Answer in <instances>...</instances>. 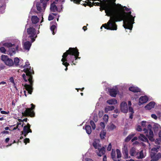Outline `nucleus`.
Instances as JSON below:
<instances>
[{"label":"nucleus","instance_id":"f257e3e1","mask_svg":"<svg viewBox=\"0 0 161 161\" xmlns=\"http://www.w3.org/2000/svg\"><path fill=\"white\" fill-rule=\"evenodd\" d=\"M119 9L121 12L110 17V21L108 23V25L111 27H109L108 29L113 30H116L117 25L116 22L120 21L123 20V26L126 29L131 30V11L126 13L125 11H129L130 8L125 6L123 7L119 5Z\"/></svg>","mask_w":161,"mask_h":161},{"label":"nucleus","instance_id":"f03ea898","mask_svg":"<svg viewBox=\"0 0 161 161\" xmlns=\"http://www.w3.org/2000/svg\"><path fill=\"white\" fill-rule=\"evenodd\" d=\"M79 54L78 50L76 47H70L64 53L61 61L62 62V64L66 67L65 69V71H66L68 70V66L69 65L68 62H71L74 65L76 64L74 63V61L75 60V63H76L77 62H76V60L80 58V57H79Z\"/></svg>","mask_w":161,"mask_h":161},{"label":"nucleus","instance_id":"7ed1b4c3","mask_svg":"<svg viewBox=\"0 0 161 161\" xmlns=\"http://www.w3.org/2000/svg\"><path fill=\"white\" fill-rule=\"evenodd\" d=\"M23 67L24 68L23 71L26 73V76L24 74L22 75V77L25 81H28L30 83V85L25 84L24 86L28 93L31 94L33 90L32 86L33 81L32 80V75L34 74V71L32 69H31L29 62H26Z\"/></svg>","mask_w":161,"mask_h":161},{"label":"nucleus","instance_id":"20e7f679","mask_svg":"<svg viewBox=\"0 0 161 161\" xmlns=\"http://www.w3.org/2000/svg\"><path fill=\"white\" fill-rule=\"evenodd\" d=\"M102 5L100 6V11L105 10V13L108 16L110 17L114 15L116 11V4L113 0H102Z\"/></svg>","mask_w":161,"mask_h":161},{"label":"nucleus","instance_id":"39448f33","mask_svg":"<svg viewBox=\"0 0 161 161\" xmlns=\"http://www.w3.org/2000/svg\"><path fill=\"white\" fill-rule=\"evenodd\" d=\"M150 157L152 159L150 161H157L161 157V149L159 147H153L150 152Z\"/></svg>","mask_w":161,"mask_h":161},{"label":"nucleus","instance_id":"423d86ee","mask_svg":"<svg viewBox=\"0 0 161 161\" xmlns=\"http://www.w3.org/2000/svg\"><path fill=\"white\" fill-rule=\"evenodd\" d=\"M37 26L36 25L32 26L31 25L29 28L27 29V34L29 35L28 38H30L32 42H33L35 40V38L37 37L36 34V30L35 28Z\"/></svg>","mask_w":161,"mask_h":161},{"label":"nucleus","instance_id":"0eeeda50","mask_svg":"<svg viewBox=\"0 0 161 161\" xmlns=\"http://www.w3.org/2000/svg\"><path fill=\"white\" fill-rule=\"evenodd\" d=\"M31 108H26L25 110L22 112V114L23 116L34 117L35 116V113L34 112L35 106L33 103L31 104Z\"/></svg>","mask_w":161,"mask_h":161},{"label":"nucleus","instance_id":"6e6552de","mask_svg":"<svg viewBox=\"0 0 161 161\" xmlns=\"http://www.w3.org/2000/svg\"><path fill=\"white\" fill-rule=\"evenodd\" d=\"M92 145L95 149H98V152H97V150L96 151L97 155L98 156L101 157L102 155L104 154L105 152V147H103L100 148L101 146L98 144L97 142L96 141H94L93 142Z\"/></svg>","mask_w":161,"mask_h":161},{"label":"nucleus","instance_id":"1a4fd4ad","mask_svg":"<svg viewBox=\"0 0 161 161\" xmlns=\"http://www.w3.org/2000/svg\"><path fill=\"white\" fill-rule=\"evenodd\" d=\"M2 60L7 65L12 66L14 64V62L12 59L9 58L8 57L5 55H3L1 56Z\"/></svg>","mask_w":161,"mask_h":161},{"label":"nucleus","instance_id":"9d476101","mask_svg":"<svg viewBox=\"0 0 161 161\" xmlns=\"http://www.w3.org/2000/svg\"><path fill=\"white\" fill-rule=\"evenodd\" d=\"M103 2L102 1L100 2V3L99 2H92V3L91 2H90L88 0H86L85 2L83 1V2H85V3H83L82 4H81V5L84 6L85 7H86L87 6H89L90 7H91L93 6H100L102 5V2Z\"/></svg>","mask_w":161,"mask_h":161},{"label":"nucleus","instance_id":"9b49d317","mask_svg":"<svg viewBox=\"0 0 161 161\" xmlns=\"http://www.w3.org/2000/svg\"><path fill=\"white\" fill-rule=\"evenodd\" d=\"M120 108L121 112L124 113H127L128 108V105L126 102L123 101L121 103L120 105Z\"/></svg>","mask_w":161,"mask_h":161},{"label":"nucleus","instance_id":"f8f14e48","mask_svg":"<svg viewBox=\"0 0 161 161\" xmlns=\"http://www.w3.org/2000/svg\"><path fill=\"white\" fill-rule=\"evenodd\" d=\"M148 100V97L147 96L141 97L139 99L138 105L139 106L146 103Z\"/></svg>","mask_w":161,"mask_h":161},{"label":"nucleus","instance_id":"ddd939ff","mask_svg":"<svg viewBox=\"0 0 161 161\" xmlns=\"http://www.w3.org/2000/svg\"><path fill=\"white\" fill-rule=\"evenodd\" d=\"M108 90L110 95L113 97H115L119 92L117 88H110Z\"/></svg>","mask_w":161,"mask_h":161},{"label":"nucleus","instance_id":"4468645a","mask_svg":"<svg viewBox=\"0 0 161 161\" xmlns=\"http://www.w3.org/2000/svg\"><path fill=\"white\" fill-rule=\"evenodd\" d=\"M139 151L136 150L134 147L131 148V156H134L136 158H138Z\"/></svg>","mask_w":161,"mask_h":161},{"label":"nucleus","instance_id":"2eb2a0df","mask_svg":"<svg viewBox=\"0 0 161 161\" xmlns=\"http://www.w3.org/2000/svg\"><path fill=\"white\" fill-rule=\"evenodd\" d=\"M155 104V103L154 102L151 101L145 106V108L146 109L150 110L154 107Z\"/></svg>","mask_w":161,"mask_h":161},{"label":"nucleus","instance_id":"dca6fc26","mask_svg":"<svg viewBox=\"0 0 161 161\" xmlns=\"http://www.w3.org/2000/svg\"><path fill=\"white\" fill-rule=\"evenodd\" d=\"M32 42L27 41L25 42L23 45V47L25 49L29 50L31 45Z\"/></svg>","mask_w":161,"mask_h":161},{"label":"nucleus","instance_id":"f3484780","mask_svg":"<svg viewBox=\"0 0 161 161\" xmlns=\"http://www.w3.org/2000/svg\"><path fill=\"white\" fill-rule=\"evenodd\" d=\"M31 20L32 24L31 25L34 26L33 24H36L39 22V19L37 16L34 15L32 16Z\"/></svg>","mask_w":161,"mask_h":161},{"label":"nucleus","instance_id":"a211bd4d","mask_svg":"<svg viewBox=\"0 0 161 161\" xmlns=\"http://www.w3.org/2000/svg\"><path fill=\"white\" fill-rule=\"evenodd\" d=\"M138 138L141 141L147 142L149 145L150 144V143H149L148 139L144 135L140 134L138 137Z\"/></svg>","mask_w":161,"mask_h":161},{"label":"nucleus","instance_id":"6ab92c4d","mask_svg":"<svg viewBox=\"0 0 161 161\" xmlns=\"http://www.w3.org/2000/svg\"><path fill=\"white\" fill-rule=\"evenodd\" d=\"M123 153L124 156L125 158H128V153L127 147L125 145L124 148L122 149Z\"/></svg>","mask_w":161,"mask_h":161},{"label":"nucleus","instance_id":"aec40b11","mask_svg":"<svg viewBox=\"0 0 161 161\" xmlns=\"http://www.w3.org/2000/svg\"><path fill=\"white\" fill-rule=\"evenodd\" d=\"M141 91V89L138 87L134 86L133 85H131V92L135 93H139L140 94ZM140 95V94H139V95Z\"/></svg>","mask_w":161,"mask_h":161},{"label":"nucleus","instance_id":"412c9836","mask_svg":"<svg viewBox=\"0 0 161 161\" xmlns=\"http://www.w3.org/2000/svg\"><path fill=\"white\" fill-rule=\"evenodd\" d=\"M54 3H55L54 2L53 3H52L50 6L51 10L53 12L57 11L58 10L57 7Z\"/></svg>","mask_w":161,"mask_h":161},{"label":"nucleus","instance_id":"4be33fe9","mask_svg":"<svg viewBox=\"0 0 161 161\" xmlns=\"http://www.w3.org/2000/svg\"><path fill=\"white\" fill-rule=\"evenodd\" d=\"M111 157L114 161H120L119 159L117 160L116 159L115 152L113 149L111 153Z\"/></svg>","mask_w":161,"mask_h":161},{"label":"nucleus","instance_id":"5701e85b","mask_svg":"<svg viewBox=\"0 0 161 161\" xmlns=\"http://www.w3.org/2000/svg\"><path fill=\"white\" fill-rule=\"evenodd\" d=\"M50 30L52 34L54 35L57 31V26L55 25H53L50 27Z\"/></svg>","mask_w":161,"mask_h":161},{"label":"nucleus","instance_id":"b1692460","mask_svg":"<svg viewBox=\"0 0 161 161\" xmlns=\"http://www.w3.org/2000/svg\"><path fill=\"white\" fill-rule=\"evenodd\" d=\"M107 103L109 104H115L117 103V100L115 99L108 100Z\"/></svg>","mask_w":161,"mask_h":161},{"label":"nucleus","instance_id":"393cba45","mask_svg":"<svg viewBox=\"0 0 161 161\" xmlns=\"http://www.w3.org/2000/svg\"><path fill=\"white\" fill-rule=\"evenodd\" d=\"M114 109V107L113 106H108L105 108V112L107 113L108 111H112Z\"/></svg>","mask_w":161,"mask_h":161},{"label":"nucleus","instance_id":"a878e982","mask_svg":"<svg viewBox=\"0 0 161 161\" xmlns=\"http://www.w3.org/2000/svg\"><path fill=\"white\" fill-rule=\"evenodd\" d=\"M147 128H144L143 130V131L145 133L148 134V130H152V126L150 124H149L147 125Z\"/></svg>","mask_w":161,"mask_h":161},{"label":"nucleus","instance_id":"bb28decb","mask_svg":"<svg viewBox=\"0 0 161 161\" xmlns=\"http://www.w3.org/2000/svg\"><path fill=\"white\" fill-rule=\"evenodd\" d=\"M85 130L86 131V132L88 134H90L92 132V129L91 127L89 125H87L85 126Z\"/></svg>","mask_w":161,"mask_h":161},{"label":"nucleus","instance_id":"cd10ccee","mask_svg":"<svg viewBox=\"0 0 161 161\" xmlns=\"http://www.w3.org/2000/svg\"><path fill=\"white\" fill-rule=\"evenodd\" d=\"M9 54L10 56H12L14 54L16 53V51L14 48H10L8 50Z\"/></svg>","mask_w":161,"mask_h":161},{"label":"nucleus","instance_id":"c85d7f7f","mask_svg":"<svg viewBox=\"0 0 161 161\" xmlns=\"http://www.w3.org/2000/svg\"><path fill=\"white\" fill-rule=\"evenodd\" d=\"M106 132L104 130H102L100 134V136L101 139H103L105 138L106 135Z\"/></svg>","mask_w":161,"mask_h":161},{"label":"nucleus","instance_id":"c756f323","mask_svg":"<svg viewBox=\"0 0 161 161\" xmlns=\"http://www.w3.org/2000/svg\"><path fill=\"white\" fill-rule=\"evenodd\" d=\"M3 46L7 47L8 48H10L12 46H14V44H12L10 42H6L3 43Z\"/></svg>","mask_w":161,"mask_h":161},{"label":"nucleus","instance_id":"7c9ffc66","mask_svg":"<svg viewBox=\"0 0 161 161\" xmlns=\"http://www.w3.org/2000/svg\"><path fill=\"white\" fill-rule=\"evenodd\" d=\"M116 128V126L113 124L112 123L108 126V128L109 130H113Z\"/></svg>","mask_w":161,"mask_h":161},{"label":"nucleus","instance_id":"2f4dec72","mask_svg":"<svg viewBox=\"0 0 161 161\" xmlns=\"http://www.w3.org/2000/svg\"><path fill=\"white\" fill-rule=\"evenodd\" d=\"M19 60L18 58L16 57L14 58V64L16 66H18L19 65Z\"/></svg>","mask_w":161,"mask_h":161},{"label":"nucleus","instance_id":"473e14b6","mask_svg":"<svg viewBox=\"0 0 161 161\" xmlns=\"http://www.w3.org/2000/svg\"><path fill=\"white\" fill-rule=\"evenodd\" d=\"M109 21H110V20L108 21V22L107 23H105L101 27V29H102V28L103 27L105 29H106L107 30H111V29H108V28L109 27H111V26L108 25V23Z\"/></svg>","mask_w":161,"mask_h":161},{"label":"nucleus","instance_id":"72a5a7b5","mask_svg":"<svg viewBox=\"0 0 161 161\" xmlns=\"http://www.w3.org/2000/svg\"><path fill=\"white\" fill-rule=\"evenodd\" d=\"M42 6V4L40 3H37L36 4V6L37 8V10L41 12L42 10L41 6Z\"/></svg>","mask_w":161,"mask_h":161},{"label":"nucleus","instance_id":"f704fd0d","mask_svg":"<svg viewBox=\"0 0 161 161\" xmlns=\"http://www.w3.org/2000/svg\"><path fill=\"white\" fill-rule=\"evenodd\" d=\"M138 158H144V155L143 153V151L142 150L139 152Z\"/></svg>","mask_w":161,"mask_h":161},{"label":"nucleus","instance_id":"c9c22d12","mask_svg":"<svg viewBox=\"0 0 161 161\" xmlns=\"http://www.w3.org/2000/svg\"><path fill=\"white\" fill-rule=\"evenodd\" d=\"M90 124L92 127L93 129L94 130L96 128V125L94 122L92 120H91L90 121Z\"/></svg>","mask_w":161,"mask_h":161},{"label":"nucleus","instance_id":"e433bc0d","mask_svg":"<svg viewBox=\"0 0 161 161\" xmlns=\"http://www.w3.org/2000/svg\"><path fill=\"white\" fill-rule=\"evenodd\" d=\"M116 151L117 154V158H120L121 157V154L120 151L119 150L117 149H116Z\"/></svg>","mask_w":161,"mask_h":161},{"label":"nucleus","instance_id":"4c0bfd02","mask_svg":"<svg viewBox=\"0 0 161 161\" xmlns=\"http://www.w3.org/2000/svg\"><path fill=\"white\" fill-rule=\"evenodd\" d=\"M146 136L148 137L150 141H151L152 142L154 141V139L153 137V136H149L148 134H146Z\"/></svg>","mask_w":161,"mask_h":161},{"label":"nucleus","instance_id":"58836bf2","mask_svg":"<svg viewBox=\"0 0 161 161\" xmlns=\"http://www.w3.org/2000/svg\"><path fill=\"white\" fill-rule=\"evenodd\" d=\"M131 140V135L130 134L129 136L126 137L125 139V142H128Z\"/></svg>","mask_w":161,"mask_h":161},{"label":"nucleus","instance_id":"ea45409f","mask_svg":"<svg viewBox=\"0 0 161 161\" xmlns=\"http://www.w3.org/2000/svg\"><path fill=\"white\" fill-rule=\"evenodd\" d=\"M54 16H53V14H49V15L48 16V20L49 21H51V20H53V19H54Z\"/></svg>","mask_w":161,"mask_h":161},{"label":"nucleus","instance_id":"a19ab883","mask_svg":"<svg viewBox=\"0 0 161 161\" xmlns=\"http://www.w3.org/2000/svg\"><path fill=\"white\" fill-rule=\"evenodd\" d=\"M0 50L1 52L4 53H5L6 52V50L4 47H1L0 48Z\"/></svg>","mask_w":161,"mask_h":161},{"label":"nucleus","instance_id":"79ce46f5","mask_svg":"<svg viewBox=\"0 0 161 161\" xmlns=\"http://www.w3.org/2000/svg\"><path fill=\"white\" fill-rule=\"evenodd\" d=\"M103 119L105 122H107L108 121V115L107 114H105L103 116Z\"/></svg>","mask_w":161,"mask_h":161},{"label":"nucleus","instance_id":"37998d69","mask_svg":"<svg viewBox=\"0 0 161 161\" xmlns=\"http://www.w3.org/2000/svg\"><path fill=\"white\" fill-rule=\"evenodd\" d=\"M146 123L147 122L146 121H143L142 122V127L144 128H145V127L146 126Z\"/></svg>","mask_w":161,"mask_h":161},{"label":"nucleus","instance_id":"c03bdc74","mask_svg":"<svg viewBox=\"0 0 161 161\" xmlns=\"http://www.w3.org/2000/svg\"><path fill=\"white\" fill-rule=\"evenodd\" d=\"M29 129L28 127L27 126H25L24 127L23 130L22 132H27L28 131Z\"/></svg>","mask_w":161,"mask_h":161},{"label":"nucleus","instance_id":"a18cd8bd","mask_svg":"<svg viewBox=\"0 0 161 161\" xmlns=\"http://www.w3.org/2000/svg\"><path fill=\"white\" fill-rule=\"evenodd\" d=\"M134 17H133L132 15H131V30H132L133 26V24L135 23L134 22Z\"/></svg>","mask_w":161,"mask_h":161},{"label":"nucleus","instance_id":"49530a36","mask_svg":"<svg viewBox=\"0 0 161 161\" xmlns=\"http://www.w3.org/2000/svg\"><path fill=\"white\" fill-rule=\"evenodd\" d=\"M30 141V139L28 138H26L24 140V142L25 143V145H26L27 143H29Z\"/></svg>","mask_w":161,"mask_h":161},{"label":"nucleus","instance_id":"de8ad7c7","mask_svg":"<svg viewBox=\"0 0 161 161\" xmlns=\"http://www.w3.org/2000/svg\"><path fill=\"white\" fill-rule=\"evenodd\" d=\"M112 148V146L111 143H110L109 144V145L108 146V147L107 148V150L108 151H111Z\"/></svg>","mask_w":161,"mask_h":161},{"label":"nucleus","instance_id":"09e8293b","mask_svg":"<svg viewBox=\"0 0 161 161\" xmlns=\"http://www.w3.org/2000/svg\"><path fill=\"white\" fill-rule=\"evenodd\" d=\"M100 125L103 129L105 128V123L103 122H101L100 124Z\"/></svg>","mask_w":161,"mask_h":161},{"label":"nucleus","instance_id":"8fccbe9b","mask_svg":"<svg viewBox=\"0 0 161 161\" xmlns=\"http://www.w3.org/2000/svg\"><path fill=\"white\" fill-rule=\"evenodd\" d=\"M136 130L138 131H141L142 130V129L141 128V126L140 125H138L137 128H136Z\"/></svg>","mask_w":161,"mask_h":161},{"label":"nucleus","instance_id":"3c124183","mask_svg":"<svg viewBox=\"0 0 161 161\" xmlns=\"http://www.w3.org/2000/svg\"><path fill=\"white\" fill-rule=\"evenodd\" d=\"M129 111V112H131V101H128Z\"/></svg>","mask_w":161,"mask_h":161},{"label":"nucleus","instance_id":"603ef678","mask_svg":"<svg viewBox=\"0 0 161 161\" xmlns=\"http://www.w3.org/2000/svg\"><path fill=\"white\" fill-rule=\"evenodd\" d=\"M151 116L153 118L155 119H157V117L156 116V115L155 114H153L151 115Z\"/></svg>","mask_w":161,"mask_h":161},{"label":"nucleus","instance_id":"864d4df0","mask_svg":"<svg viewBox=\"0 0 161 161\" xmlns=\"http://www.w3.org/2000/svg\"><path fill=\"white\" fill-rule=\"evenodd\" d=\"M98 115L100 117H102L103 115V111H99Z\"/></svg>","mask_w":161,"mask_h":161},{"label":"nucleus","instance_id":"5fc2aeb1","mask_svg":"<svg viewBox=\"0 0 161 161\" xmlns=\"http://www.w3.org/2000/svg\"><path fill=\"white\" fill-rule=\"evenodd\" d=\"M151 136H153V132L152 130H149V135Z\"/></svg>","mask_w":161,"mask_h":161},{"label":"nucleus","instance_id":"6e6d98bb","mask_svg":"<svg viewBox=\"0 0 161 161\" xmlns=\"http://www.w3.org/2000/svg\"><path fill=\"white\" fill-rule=\"evenodd\" d=\"M28 133V132H22V134H23L25 137H26V136L27 135Z\"/></svg>","mask_w":161,"mask_h":161},{"label":"nucleus","instance_id":"4d7b16f0","mask_svg":"<svg viewBox=\"0 0 161 161\" xmlns=\"http://www.w3.org/2000/svg\"><path fill=\"white\" fill-rule=\"evenodd\" d=\"M137 137H134L131 139V142H133L134 141L136 140L137 139Z\"/></svg>","mask_w":161,"mask_h":161},{"label":"nucleus","instance_id":"13d9d810","mask_svg":"<svg viewBox=\"0 0 161 161\" xmlns=\"http://www.w3.org/2000/svg\"><path fill=\"white\" fill-rule=\"evenodd\" d=\"M1 133L2 134H8L9 133V132L7 130H4V131H2Z\"/></svg>","mask_w":161,"mask_h":161},{"label":"nucleus","instance_id":"bf43d9fd","mask_svg":"<svg viewBox=\"0 0 161 161\" xmlns=\"http://www.w3.org/2000/svg\"><path fill=\"white\" fill-rule=\"evenodd\" d=\"M9 80L10 82L14 83V78L13 77H11L9 79Z\"/></svg>","mask_w":161,"mask_h":161},{"label":"nucleus","instance_id":"052dcab7","mask_svg":"<svg viewBox=\"0 0 161 161\" xmlns=\"http://www.w3.org/2000/svg\"><path fill=\"white\" fill-rule=\"evenodd\" d=\"M1 113L2 114H8V113L7 112H6L5 111H1Z\"/></svg>","mask_w":161,"mask_h":161},{"label":"nucleus","instance_id":"680f3d73","mask_svg":"<svg viewBox=\"0 0 161 161\" xmlns=\"http://www.w3.org/2000/svg\"><path fill=\"white\" fill-rule=\"evenodd\" d=\"M18 127L19 126H18V125H17L16 127H15L13 128V130H16L17 129H18V130H20L18 128Z\"/></svg>","mask_w":161,"mask_h":161},{"label":"nucleus","instance_id":"e2e57ef3","mask_svg":"<svg viewBox=\"0 0 161 161\" xmlns=\"http://www.w3.org/2000/svg\"><path fill=\"white\" fill-rule=\"evenodd\" d=\"M103 161H107V157L106 155H104L103 156Z\"/></svg>","mask_w":161,"mask_h":161},{"label":"nucleus","instance_id":"0e129e2a","mask_svg":"<svg viewBox=\"0 0 161 161\" xmlns=\"http://www.w3.org/2000/svg\"><path fill=\"white\" fill-rule=\"evenodd\" d=\"M84 89V87H83L81 89H80V88H76V90H77V92H78L79 91V90H81V91H83V90Z\"/></svg>","mask_w":161,"mask_h":161},{"label":"nucleus","instance_id":"69168bd1","mask_svg":"<svg viewBox=\"0 0 161 161\" xmlns=\"http://www.w3.org/2000/svg\"><path fill=\"white\" fill-rule=\"evenodd\" d=\"M139 144V142L137 141H136L134 142H133L132 143L133 145H138Z\"/></svg>","mask_w":161,"mask_h":161},{"label":"nucleus","instance_id":"338daca9","mask_svg":"<svg viewBox=\"0 0 161 161\" xmlns=\"http://www.w3.org/2000/svg\"><path fill=\"white\" fill-rule=\"evenodd\" d=\"M42 5L43 8H45L46 6V3H42Z\"/></svg>","mask_w":161,"mask_h":161},{"label":"nucleus","instance_id":"774afa93","mask_svg":"<svg viewBox=\"0 0 161 161\" xmlns=\"http://www.w3.org/2000/svg\"><path fill=\"white\" fill-rule=\"evenodd\" d=\"M9 139H9V138H8V137L5 140V142L6 143H8L9 142Z\"/></svg>","mask_w":161,"mask_h":161}]
</instances>
